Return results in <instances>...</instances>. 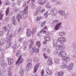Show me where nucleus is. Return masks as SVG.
Here are the masks:
<instances>
[{"label":"nucleus","instance_id":"f257e3e1","mask_svg":"<svg viewBox=\"0 0 76 76\" xmlns=\"http://www.w3.org/2000/svg\"><path fill=\"white\" fill-rule=\"evenodd\" d=\"M29 1L30 0H29L28 1L26 2H25L23 6V7H25V9H24L23 11V12L24 14H27L28 13V7L27 5L29 3Z\"/></svg>","mask_w":76,"mask_h":76},{"label":"nucleus","instance_id":"f03ea898","mask_svg":"<svg viewBox=\"0 0 76 76\" xmlns=\"http://www.w3.org/2000/svg\"><path fill=\"white\" fill-rule=\"evenodd\" d=\"M35 32H36V29H33L32 31H31L30 28H28L27 31V37H29L31 36V34L33 35V34H35Z\"/></svg>","mask_w":76,"mask_h":76},{"label":"nucleus","instance_id":"7ed1b4c3","mask_svg":"<svg viewBox=\"0 0 76 76\" xmlns=\"http://www.w3.org/2000/svg\"><path fill=\"white\" fill-rule=\"evenodd\" d=\"M22 57V55H21L18 59V61H16L15 64H18V63L21 64L23 61V58H21Z\"/></svg>","mask_w":76,"mask_h":76},{"label":"nucleus","instance_id":"20e7f679","mask_svg":"<svg viewBox=\"0 0 76 76\" xmlns=\"http://www.w3.org/2000/svg\"><path fill=\"white\" fill-rule=\"evenodd\" d=\"M59 55L63 58L66 57L67 56L66 52L64 51H62L60 52Z\"/></svg>","mask_w":76,"mask_h":76},{"label":"nucleus","instance_id":"39448f33","mask_svg":"<svg viewBox=\"0 0 76 76\" xmlns=\"http://www.w3.org/2000/svg\"><path fill=\"white\" fill-rule=\"evenodd\" d=\"M32 68V65L31 63H30L28 64L27 65L26 69L27 71H29Z\"/></svg>","mask_w":76,"mask_h":76},{"label":"nucleus","instance_id":"423d86ee","mask_svg":"<svg viewBox=\"0 0 76 76\" xmlns=\"http://www.w3.org/2000/svg\"><path fill=\"white\" fill-rule=\"evenodd\" d=\"M61 23L60 22L59 23L56 24L54 28L55 30L57 31L58 30V29H60V28H61Z\"/></svg>","mask_w":76,"mask_h":76},{"label":"nucleus","instance_id":"0eeeda50","mask_svg":"<svg viewBox=\"0 0 76 76\" xmlns=\"http://www.w3.org/2000/svg\"><path fill=\"white\" fill-rule=\"evenodd\" d=\"M34 39H30V40L28 42H30L29 47V48H31L34 45Z\"/></svg>","mask_w":76,"mask_h":76},{"label":"nucleus","instance_id":"6e6552de","mask_svg":"<svg viewBox=\"0 0 76 76\" xmlns=\"http://www.w3.org/2000/svg\"><path fill=\"white\" fill-rule=\"evenodd\" d=\"M47 63L48 65L50 66L51 64H53V61H52V58L50 57L49 58L47 61Z\"/></svg>","mask_w":76,"mask_h":76},{"label":"nucleus","instance_id":"1a4fd4ad","mask_svg":"<svg viewBox=\"0 0 76 76\" xmlns=\"http://www.w3.org/2000/svg\"><path fill=\"white\" fill-rule=\"evenodd\" d=\"M58 40L59 42H64V41H66V39L65 37H62L58 38Z\"/></svg>","mask_w":76,"mask_h":76},{"label":"nucleus","instance_id":"9d476101","mask_svg":"<svg viewBox=\"0 0 76 76\" xmlns=\"http://www.w3.org/2000/svg\"><path fill=\"white\" fill-rule=\"evenodd\" d=\"M46 72L47 75H52V73H53L52 71L49 68H47L46 69Z\"/></svg>","mask_w":76,"mask_h":76},{"label":"nucleus","instance_id":"9b49d317","mask_svg":"<svg viewBox=\"0 0 76 76\" xmlns=\"http://www.w3.org/2000/svg\"><path fill=\"white\" fill-rule=\"evenodd\" d=\"M63 75H64V73L63 72H59L55 74V76H63Z\"/></svg>","mask_w":76,"mask_h":76},{"label":"nucleus","instance_id":"f8f14e48","mask_svg":"<svg viewBox=\"0 0 76 76\" xmlns=\"http://www.w3.org/2000/svg\"><path fill=\"white\" fill-rule=\"evenodd\" d=\"M39 63L37 64L34 67V72L35 73L37 70V69L39 67Z\"/></svg>","mask_w":76,"mask_h":76},{"label":"nucleus","instance_id":"ddd939ff","mask_svg":"<svg viewBox=\"0 0 76 76\" xmlns=\"http://www.w3.org/2000/svg\"><path fill=\"white\" fill-rule=\"evenodd\" d=\"M38 3L40 5H44L45 3H46V1H44L43 0H39L38 1Z\"/></svg>","mask_w":76,"mask_h":76},{"label":"nucleus","instance_id":"4468645a","mask_svg":"<svg viewBox=\"0 0 76 76\" xmlns=\"http://www.w3.org/2000/svg\"><path fill=\"white\" fill-rule=\"evenodd\" d=\"M45 41H49L51 39V37L49 36H46L44 37Z\"/></svg>","mask_w":76,"mask_h":76},{"label":"nucleus","instance_id":"2eb2a0df","mask_svg":"<svg viewBox=\"0 0 76 76\" xmlns=\"http://www.w3.org/2000/svg\"><path fill=\"white\" fill-rule=\"evenodd\" d=\"M73 67V64L72 63L70 64L69 65V66L68 67L67 69L68 70H72Z\"/></svg>","mask_w":76,"mask_h":76},{"label":"nucleus","instance_id":"dca6fc26","mask_svg":"<svg viewBox=\"0 0 76 76\" xmlns=\"http://www.w3.org/2000/svg\"><path fill=\"white\" fill-rule=\"evenodd\" d=\"M52 13L53 15H54V16L56 15L57 12V10H56V9H52Z\"/></svg>","mask_w":76,"mask_h":76},{"label":"nucleus","instance_id":"f3484780","mask_svg":"<svg viewBox=\"0 0 76 76\" xmlns=\"http://www.w3.org/2000/svg\"><path fill=\"white\" fill-rule=\"evenodd\" d=\"M22 16V13H20L17 14L16 17V19L18 20H20V18Z\"/></svg>","mask_w":76,"mask_h":76},{"label":"nucleus","instance_id":"a211bd4d","mask_svg":"<svg viewBox=\"0 0 76 76\" xmlns=\"http://www.w3.org/2000/svg\"><path fill=\"white\" fill-rule=\"evenodd\" d=\"M70 60V58L69 57H66L63 59V61L64 62H66V61H69Z\"/></svg>","mask_w":76,"mask_h":76},{"label":"nucleus","instance_id":"6ab92c4d","mask_svg":"<svg viewBox=\"0 0 76 76\" xmlns=\"http://www.w3.org/2000/svg\"><path fill=\"white\" fill-rule=\"evenodd\" d=\"M4 43H5V40L4 39H2L0 42V45H3Z\"/></svg>","mask_w":76,"mask_h":76},{"label":"nucleus","instance_id":"aec40b11","mask_svg":"<svg viewBox=\"0 0 76 76\" xmlns=\"http://www.w3.org/2000/svg\"><path fill=\"white\" fill-rule=\"evenodd\" d=\"M59 22V21L58 20H56L53 21L52 23V24L54 25H56V24H57Z\"/></svg>","mask_w":76,"mask_h":76},{"label":"nucleus","instance_id":"412c9836","mask_svg":"<svg viewBox=\"0 0 76 76\" xmlns=\"http://www.w3.org/2000/svg\"><path fill=\"white\" fill-rule=\"evenodd\" d=\"M4 4L5 6H9L10 4V2L8 0L7 1L4 3Z\"/></svg>","mask_w":76,"mask_h":76},{"label":"nucleus","instance_id":"4be33fe9","mask_svg":"<svg viewBox=\"0 0 76 76\" xmlns=\"http://www.w3.org/2000/svg\"><path fill=\"white\" fill-rule=\"evenodd\" d=\"M11 45H12L11 42H9L7 43L6 45V48H9L11 46Z\"/></svg>","mask_w":76,"mask_h":76},{"label":"nucleus","instance_id":"5701e85b","mask_svg":"<svg viewBox=\"0 0 76 76\" xmlns=\"http://www.w3.org/2000/svg\"><path fill=\"white\" fill-rule=\"evenodd\" d=\"M59 12L61 15V16H63L65 15V12L64 10H59Z\"/></svg>","mask_w":76,"mask_h":76},{"label":"nucleus","instance_id":"b1692460","mask_svg":"<svg viewBox=\"0 0 76 76\" xmlns=\"http://www.w3.org/2000/svg\"><path fill=\"white\" fill-rule=\"evenodd\" d=\"M8 64L9 65H10L11 64H12V63H13V60L12 59H9L8 61Z\"/></svg>","mask_w":76,"mask_h":76},{"label":"nucleus","instance_id":"393cba45","mask_svg":"<svg viewBox=\"0 0 76 76\" xmlns=\"http://www.w3.org/2000/svg\"><path fill=\"white\" fill-rule=\"evenodd\" d=\"M36 45L38 48H39V47H41V42L39 41H37L36 42Z\"/></svg>","mask_w":76,"mask_h":76},{"label":"nucleus","instance_id":"a878e982","mask_svg":"<svg viewBox=\"0 0 76 76\" xmlns=\"http://www.w3.org/2000/svg\"><path fill=\"white\" fill-rule=\"evenodd\" d=\"M33 52H35L36 53H38L39 52V49H36L35 48H33Z\"/></svg>","mask_w":76,"mask_h":76},{"label":"nucleus","instance_id":"bb28decb","mask_svg":"<svg viewBox=\"0 0 76 76\" xmlns=\"http://www.w3.org/2000/svg\"><path fill=\"white\" fill-rule=\"evenodd\" d=\"M57 44V40H54L53 42V44L54 45H56Z\"/></svg>","mask_w":76,"mask_h":76},{"label":"nucleus","instance_id":"cd10ccee","mask_svg":"<svg viewBox=\"0 0 76 76\" xmlns=\"http://www.w3.org/2000/svg\"><path fill=\"white\" fill-rule=\"evenodd\" d=\"M45 23H46V21L43 22L41 24V27H44V26H45Z\"/></svg>","mask_w":76,"mask_h":76},{"label":"nucleus","instance_id":"c85d7f7f","mask_svg":"<svg viewBox=\"0 0 76 76\" xmlns=\"http://www.w3.org/2000/svg\"><path fill=\"white\" fill-rule=\"evenodd\" d=\"M9 7L7 8V10L6 11V16L9 14Z\"/></svg>","mask_w":76,"mask_h":76},{"label":"nucleus","instance_id":"c756f323","mask_svg":"<svg viewBox=\"0 0 76 76\" xmlns=\"http://www.w3.org/2000/svg\"><path fill=\"white\" fill-rule=\"evenodd\" d=\"M61 67L62 69H64L67 67V65H62L61 66Z\"/></svg>","mask_w":76,"mask_h":76},{"label":"nucleus","instance_id":"7c9ffc66","mask_svg":"<svg viewBox=\"0 0 76 76\" xmlns=\"http://www.w3.org/2000/svg\"><path fill=\"white\" fill-rule=\"evenodd\" d=\"M7 27L4 26L3 27L2 30L4 31H7Z\"/></svg>","mask_w":76,"mask_h":76},{"label":"nucleus","instance_id":"2f4dec72","mask_svg":"<svg viewBox=\"0 0 76 76\" xmlns=\"http://www.w3.org/2000/svg\"><path fill=\"white\" fill-rule=\"evenodd\" d=\"M44 16L45 18H47L48 17V12H46L44 14Z\"/></svg>","mask_w":76,"mask_h":76},{"label":"nucleus","instance_id":"473e14b6","mask_svg":"<svg viewBox=\"0 0 76 76\" xmlns=\"http://www.w3.org/2000/svg\"><path fill=\"white\" fill-rule=\"evenodd\" d=\"M4 14H2L1 15L0 14V20H1L2 19H3V18H4Z\"/></svg>","mask_w":76,"mask_h":76},{"label":"nucleus","instance_id":"72a5a7b5","mask_svg":"<svg viewBox=\"0 0 76 76\" xmlns=\"http://www.w3.org/2000/svg\"><path fill=\"white\" fill-rule=\"evenodd\" d=\"M41 19H42L41 17H38L37 18L36 21H38V20H41Z\"/></svg>","mask_w":76,"mask_h":76},{"label":"nucleus","instance_id":"f704fd0d","mask_svg":"<svg viewBox=\"0 0 76 76\" xmlns=\"http://www.w3.org/2000/svg\"><path fill=\"white\" fill-rule=\"evenodd\" d=\"M61 46L60 45H57L56 47V50H59V48H61Z\"/></svg>","mask_w":76,"mask_h":76},{"label":"nucleus","instance_id":"c9c22d12","mask_svg":"<svg viewBox=\"0 0 76 76\" xmlns=\"http://www.w3.org/2000/svg\"><path fill=\"white\" fill-rule=\"evenodd\" d=\"M64 34V33L63 32H60L59 33L60 36H63Z\"/></svg>","mask_w":76,"mask_h":76},{"label":"nucleus","instance_id":"e433bc0d","mask_svg":"<svg viewBox=\"0 0 76 76\" xmlns=\"http://www.w3.org/2000/svg\"><path fill=\"white\" fill-rule=\"evenodd\" d=\"M44 56L45 59H47V58H48V57H49L48 56H47V54L46 53H44Z\"/></svg>","mask_w":76,"mask_h":76},{"label":"nucleus","instance_id":"4c0bfd02","mask_svg":"<svg viewBox=\"0 0 76 76\" xmlns=\"http://www.w3.org/2000/svg\"><path fill=\"white\" fill-rule=\"evenodd\" d=\"M55 62L56 63H57V64H58L59 63V60L58 59H55Z\"/></svg>","mask_w":76,"mask_h":76},{"label":"nucleus","instance_id":"58836bf2","mask_svg":"<svg viewBox=\"0 0 76 76\" xmlns=\"http://www.w3.org/2000/svg\"><path fill=\"white\" fill-rule=\"evenodd\" d=\"M13 22H12V23L14 25H17V22H16V21L14 20Z\"/></svg>","mask_w":76,"mask_h":76},{"label":"nucleus","instance_id":"ea45409f","mask_svg":"<svg viewBox=\"0 0 76 76\" xmlns=\"http://www.w3.org/2000/svg\"><path fill=\"white\" fill-rule=\"evenodd\" d=\"M1 65H4V60H3L1 62Z\"/></svg>","mask_w":76,"mask_h":76},{"label":"nucleus","instance_id":"a19ab883","mask_svg":"<svg viewBox=\"0 0 76 76\" xmlns=\"http://www.w3.org/2000/svg\"><path fill=\"white\" fill-rule=\"evenodd\" d=\"M44 71L43 69H42L41 71V74L42 76H44Z\"/></svg>","mask_w":76,"mask_h":76},{"label":"nucleus","instance_id":"79ce46f5","mask_svg":"<svg viewBox=\"0 0 76 76\" xmlns=\"http://www.w3.org/2000/svg\"><path fill=\"white\" fill-rule=\"evenodd\" d=\"M12 72L11 71H9L8 72V75L9 76H12Z\"/></svg>","mask_w":76,"mask_h":76},{"label":"nucleus","instance_id":"37998d69","mask_svg":"<svg viewBox=\"0 0 76 76\" xmlns=\"http://www.w3.org/2000/svg\"><path fill=\"white\" fill-rule=\"evenodd\" d=\"M3 32L2 31H0V36H1V35H3Z\"/></svg>","mask_w":76,"mask_h":76},{"label":"nucleus","instance_id":"c03bdc74","mask_svg":"<svg viewBox=\"0 0 76 76\" xmlns=\"http://www.w3.org/2000/svg\"><path fill=\"white\" fill-rule=\"evenodd\" d=\"M15 16H13L12 17V21H14L15 20Z\"/></svg>","mask_w":76,"mask_h":76},{"label":"nucleus","instance_id":"a18cd8bd","mask_svg":"<svg viewBox=\"0 0 76 76\" xmlns=\"http://www.w3.org/2000/svg\"><path fill=\"white\" fill-rule=\"evenodd\" d=\"M32 61V59H28V60L27 61V63H29V62H31Z\"/></svg>","mask_w":76,"mask_h":76},{"label":"nucleus","instance_id":"49530a36","mask_svg":"<svg viewBox=\"0 0 76 76\" xmlns=\"http://www.w3.org/2000/svg\"><path fill=\"white\" fill-rule=\"evenodd\" d=\"M20 75H21V76H23V72L22 71V72H20Z\"/></svg>","mask_w":76,"mask_h":76},{"label":"nucleus","instance_id":"de8ad7c7","mask_svg":"<svg viewBox=\"0 0 76 76\" xmlns=\"http://www.w3.org/2000/svg\"><path fill=\"white\" fill-rule=\"evenodd\" d=\"M47 42H46L45 41H44L43 42L42 44H43V45H45V44H47Z\"/></svg>","mask_w":76,"mask_h":76},{"label":"nucleus","instance_id":"09e8293b","mask_svg":"<svg viewBox=\"0 0 76 76\" xmlns=\"http://www.w3.org/2000/svg\"><path fill=\"white\" fill-rule=\"evenodd\" d=\"M38 15V12L37 11H36L34 13V16H36Z\"/></svg>","mask_w":76,"mask_h":76},{"label":"nucleus","instance_id":"8fccbe9b","mask_svg":"<svg viewBox=\"0 0 76 76\" xmlns=\"http://www.w3.org/2000/svg\"><path fill=\"white\" fill-rule=\"evenodd\" d=\"M31 7H34V6H35V5H34V4H31Z\"/></svg>","mask_w":76,"mask_h":76},{"label":"nucleus","instance_id":"3c124183","mask_svg":"<svg viewBox=\"0 0 76 76\" xmlns=\"http://www.w3.org/2000/svg\"><path fill=\"white\" fill-rule=\"evenodd\" d=\"M45 11V9H43L42 10H41V13H42V12H44Z\"/></svg>","mask_w":76,"mask_h":76},{"label":"nucleus","instance_id":"603ef678","mask_svg":"<svg viewBox=\"0 0 76 76\" xmlns=\"http://www.w3.org/2000/svg\"><path fill=\"white\" fill-rule=\"evenodd\" d=\"M8 27L10 28V29H11V27H12V25L11 24H9L8 25Z\"/></svg>","mask_w":76,"mask_h":76},{"label":"nucleus","instance_id":"864d4df0","mask_svg":"<svg viewBox=\"0 0 76 76\" xmlns=\"http://www.w3.org/2000/svg\"><path fill=\"white\" fill-rule=\"evenodd\" d=\"M3 51V50H2L1 48H0V51H1L2 52Z\"/></svg>","mask_w":76,"mask_h":76},{"label":"nucleus","instance_id":"5fc2aeb1","mask_svg":"<svg viewBox=\"0 0 76 76\" xmlns=\"http://www.w3.org/2000/svg\"><path fill=\"white\" fill-rule=\"evenodd\" d=\"M31 2L33 3L35 2V0H31Z\"/></svg>","mask_w":76,"mask_h":76},{"label":"nucleus","instance_id":"6e6d98bb","mask_svg":"<svg viewBox=\"0 0 76 76\" xmlns=\"http://www.w3.org/2000/svg\"><path fill=\"white\" fill-rule=\"evenodd\" d=\"M43 34H45V33H46V32H47V31H43Z\"/></svg>","mask_w":76,"mask_h":76},{"label":"nucleus","instance_id":"4d7b16f0","mask_svg":"<svg viewBox=\"0 0 76 76\" xmlns=\"http://www.w3.org/2000/svg\"><path fill=\"white\" fill-rule=\"evenodd\" d=\"M3 3V2L1 1V0H0V5H1V4Z\"/></svg>","mask_w":76,"mask_h":76},{"label":"nucleus","instance_id":"13d9d810","mask_svg":"<svg viewBox=\"0 0 76 76\" xmlns=\"http://www.w3.org/2000/svg\"><path fill=\"white\" fill-rule=\"evenodd\" d=\"M75 75H76V74H75V73H74L73 74L72 76H75Z\"/></svg>","mask_w":76,"mask_h":76},{"label":"nucleus","instance_id":"bf43d9fd","mask_svg":"<svg viewBox=\"0 0 76 76\" xmlns=\"http://www.w3.org/2000/svg\"><path fill=\"white\" fill-rule=\"evenodd\" d=\"M47 26H45V27L44 28H43V29H47Z\"/></svg>","mask_w":76,"mask_h":76},{"label":"nucleus","instance_id":"052dcab7","mask_svg":"<svg viewBox=\"0 0 76 76\" xmlns=\"http://www.w3.org/2000/svg\"><path fill=\"white\" fill-rule=\"evenodd\" d=\"M29 76H33V75L32 74H30L29 75Z\"/></svg>","mask_w":76,"mask_h":76},{"label":"nucleus","instance_id":"680f3d73","mask_svg":"<svg viewBox=\"0 0 76 76\" xmlns=\"http://www.w3.org/2000/svg\"><path fill=\"white\" fill-rule=\"evenodd\" d=\"M6 21H7V22H8V21H9V18H7V19L6 20Z\"/></svg>","mask_w":76,"mask_h":76},{"label":"nucleus","instance_id":"e2e57ef3","mask_svg":"<svg viewBox=\"0 0 76 76\" xmlns=\"http://www.w3.org/2000/svg\"><path fill=\"white\" fill-rule=\"evenodd\" d=\"M19 54L17 53L16 54V56H17V57H18V56Z\"/></svg>","mask_w":76,"mask_h":76},{"label":"nucleus","instance_id":"0e129e2a","mask_svg":"<svg viewBox=\"0 0 76 76\" xmlns=\"http://www.w3.org/2000/svg\"><path fill=\"white\" fill-rule=\"evenodd\" d=\"M1 13H2V11H1V10H0V14H1Z\"/></svg>","mask_w":76,"mask_h":76},{"label":"nucleus","instance_id":"69168bd1","mask_svg":"<svg viewBox=\"0 0 76 76\" xmlns=\"http://www.w3.org/2000/svg\"><path fill=\"white\" fill-rule=\"evenodd\" d=\"M45 49H44V48H43V51H45Z\"/></svg>","mask_w":76,"mask_h":76},{"label":"nucleus","instance_id":"338daca9","mask_svg":"<svg viewBox=\"0 0 76 76\" xmlns=\"http://www.w3.org/2000/svg\"><path fill=\"white\" fill-rule=\"evenodd\" d=\"M40 32V33H42V30H41Z\"/></svg>","mask_w":76,"mask_h":76},{"label":"nucleus","instance_id":"774afa93","mask_svg":"<svg viewBox=\"0 0 76 76\" xmlns=\"http://www.w3.org/2000/svg\"><path fill=\"white\" fill-rule=\"evenodd\" d=\"M3 56L2 57H3V58H4V56Z\"/></svg>","mask_w":76,"mask_h":76}]
</instances>
